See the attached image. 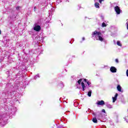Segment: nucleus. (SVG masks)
<instances>
[{
  "mask_svg": "<svg viewBox=\"0 0 128 128\" xmlns=\"http://www.w3.org/2000/svg\"><path fill=\"white\" fill-rule=\"evenodd\" d=\"M116 44L118 46H122V44H120V41H118Z\"/></svg>",
  "mask_w": 128,
  "mask_h": 128,
  "instance_id": "9d476101",
  "label": "nucleus"
},
{
  "mask_svg": "<svg viewBox=\"0 0 128 128\" xmlns=\"http://www.w3.org/2000/svg\"><path fill=\"white\" fill-rule=\"evenodd\" d=\"M94 6L96 8H100V3L96 2L94 4Z\"/></svg>",
  "mask_w": 128,
  "mask_h": 128,
  "instance_id": "0eeeda50",
  "label": "nucleus"
},
{
  "mask_svg": "<svg viewBox=\"0 0 128 128\" xmlns=\"http://www.w3.org/2000/svg\"><path fill=\"white\" fill-rule=\"evenodd\" d=\"M114 10L116 12L117 14H120V8L118 6H116L114 7Z\"/></svg>",
  "mask_w": 128,
  "mask_h": 128,
  "instance_id": "f03ea898",
  "label": "nucleus"
},
{
  "mask_svg": "<svg viewBox=\"0 0 128 128\" xmlns=\"http://www.w3.org/2000/svg\"><path fill=\"white\" fill-rule=\"evenodd\" d=\"M88 96H92V91H89L88 92Z\"/></svg>",
  "mask_w": 128,
  "mask_h": 128,
  "instance_id": "9b49d317",
  "label": "nucleus"
},
{
  "mask_svg": "<svg viewBox=\"0 0 128 128\" xmlns=\"http://www.w3.org/2000/svg\"><path fill=\"white\" fill-rule=\"evenodd\" d=\"M96 104H98V106H104L105 104L104 101V100L98 101Z\"/></svg>",
  "mask_w": 128,
  "mask_h": 128,
  "instance_id": "20e7f679",
  "label": "nucleus"
},
{
  "mask_svg": "<svg viewBox=\"0 0 128 128\" xmlns=\"http://www.w3.org/2000/svg\"><path fill=\"white\" fill-rule=\"evenodd\" d=\"M126 74L127 76H128V70H127L126 72Z\"/></svg>",
  "mask_w": 128,
  "mask_h": 128,
  "instance_id": "412c9836",
  "label": "nucleus"
},
{
  "mask_svg": "<svg viewBox=\"0 0 128 128\" xmlns=\"http://www.w3.org/2000/svg\"><path fill=\"white\" fill-rule=\"evenodd\" d=\"M94 116H96V114L93 113Z\"/></svg>",
  "mask_w": 128,
  "mask_h": 128,
  "instance_id": "a878e982",
  "label": "nucleus"
},
{
  "mask_svg": "<svg viewBox=\"0 0 128 128\" xmlns=\"http://www.w3.org/2000/svg\"><path fill=\"white\" fill-rule=\"evenodd\" d=\"M87 84L88 85V86H90V82H86Z\"/></svg>",
  "mask_w": 128,
  "mask_h": 128,
  "instance_id": "a211bd4d",
  "label": "nucleus"
},
{
  "mask_svg": "<svg viewBox=\"0 0 128 128\" xmlns=\"http://www.w3.org/2000/svg\"><path fill=\"white\" fill-rule=\"evenodd\" d=\"M102 28H104V27L106 26V23L102 22Z\"/></svg>",
  "mask_w": 128,
  "mask_h": 128,
  "instance_id": "f8f14e48",
  "label": "nucleus"
},
{
  "mask_svg": "<svg viewBox=\"0 0 128 128\" xmlns=\"http://www.w3.org/2000/svg\"><path fill=\"white\" fill-rule=\"evenodd\" d=\"M16 10H20V6H17V7L16 8Z\"/></svg>",
  "mask_w": 128,
  "mask_h": 128,
  "instance_id": "6ab92c4d",
  "label": "nucleus"
},
{
  "mask_svg": "<svg viewBox=\"0 0 128 128\" xmlns=\"http://www.w3.org/2000/svg\"><path fill=\"white\" fill-rule=\"evenodd\" d=\"M81 84L82 88V90L83 92H84V88H86V85H84V82H82Z\"/></svg>",
  "mask_w": 128,
  "mask_h": 128,
  "instance_id": "423d86ee",
  "label": "nucleus"
},
{
  "mask_svg": "<svg viewBox=\"0 0 128 128\" xmlns=\"http://www.w3.org/2000/svg\"><path fill=\"white\" fill-rule=\"evenodd\" d=\"M82 79L80 78V80L78 81V84H80V82H82Z\"/></svg>",
  "mask_w": 128,
  "mask_h": 128,
  "instance_id": "ddd939ff",
  "label": "nucleus"
},
{
  "mask_svg": "<svg viewBox=\"0 0 128 128\" xmlns=\"http://www.w3.org/2000/svg\"><path fill=\"white\" fill-rule=\"evenodd\" d=\"M102 112H104V114H106V110L104 109H102Z\"/></svg>",
  "mask_w": 128,
  "mask_h": 128,
  "instance_id": "dca6fc26",
  "label": "nucleus"
},
{
  "mask_svg": "<svg viewBox=\"0 0 128 128\" xmlns=\"http://www.w3.org/2000/svg\"><path fill=\"white\" fill-rule=\"evenodd\" d=\"M102 2H104V0H99V2L102 4Z\"/></svg>",
  "mask_w": 128,
  "mask_h": 128,
  "instance_id": "aec40b11",
  "label": "nucleus"
},
{
  "mask_svg": "<svg viewBox=\"0 0 128 128\" xmlns=\"http://www.w3.org/2000/svg\"><path fill=\"white\" fill-rule=\"evenodd\" d=\"M92 36H95L96 38H98V40L100 42L104 41V38H102V34L100 32L95 30L92 33Z\"/></svg>",
  "mask_w": 128,
  "mask_h": 128,
  "instance_id": "f257e3e1",
  "label": "nucleus"
},
{
  "mask_svg": "<svg viewBox=\"0 0 128 128\" xmlns=\"http://www.w3.org/2000/svg\"><path fill=\"white\" fill-rule=\"evenodd\" d=\"M113 102H115L116 100V97H112Z\"/></svg>",
  "mask_w": 128,
  "mask_h": 128,
  "instance_id": "4468645a",
  "label": "nucleus"
},
{
  "mask_svg": "<svg viewBox=\"0 0 128 128\" xmlns=\"http://www.w3.org/2000/svg\"><path fill=\"white\" fill-rule=\"evenodd\" d=\"M34 30H36V32H40L42 30V28L40 25H38L36 26H35L34 28Z\"/></svg>",
  "mask_w": 128,
  "mask_h": 128,
  "instance_id": "7ed1b4c3",
  "label": "nucleus"
},
{
  "mask_svg": "<svg viewBox=\"0 0 128 128\" xmlns=\"http://www.w3.org/2000/svg\"><path fill=\"white\" fill-rule=\"evenodd\" d=\"M84 82H88V81H87L86 78L84 79Z\"/></svg>",
  "mask_w": 128,
  "mask_h": 128,
  "instance_id": "4be33fe9",
  "label": "nucleus"
},
{
  "mask_svg": "<svg viewBox=\"0 0 128 128\" xmlns=\"http://www.w3.org/2000/svg\"><path fill=\"white\" fill-rule=\"evenodd\" d=\"M92 122L94 124H98V120L96 118H92Z\"/></svg>",
  "mask_w": 128,
  "mask_h": 128,
  "instance_id": "6e6552de",
  "label": "nucleus"
},
{
  "mask_svg": "<svg viewBox=\"0 0 128 128\" xmlns=\"http://www.w3.org/2000/svg\"><path fill=\"white\" fill-rule=\"evenodd\" d=\"M115 62L117 63L118 64V59H116Z\"/></svg>",
  "mask_w": 128,
  "mask_h": 128,
  "instance_id": "f3484780",
  "label": "nucleus"
},
{
  "mask_svg": "<svg viewBox=\"0 0 128 128\" xmlns=\"http://www.w3.org/2000/svg\"><path fill=\"white\" fill-rule=\"evenodd\" d=\"M82 40H85L84 37H83V38H82Z\"/></svg>",
  "mask_w": 128,
  "mask_h": 128,
  "instance_id": "5701e85b",
  "label": "nucleus"
},
{
  "mask_svg": "<svg viewBox=\"0 0 128 128\" xmlns=\"http://www.w3.org/2000/svg\"><path fill=\"white\" fill-rule=\"evenodd\" d=\"M117 90H118V92H122V87L120 86V85L118 86Z\"/></svg>",
  "mask_w": 128,
  "mask_h": 128,
  "instance_id": "1a4fd4ad",
  "label": "nucleus"
},
{
  "mask_svg": "<svg viewBox=\"0 0 128 128\" xmlns=\"http://www.w3.org/2000/svg\"><path fill=\"white\" fill-rule=\"evenodd\" d=\"M118 93L116 94L115 96H114V98H118Z\"/></svg>",
  "mask_w": 128,
  "mask_h": 128,
  "instance_id": "2eb2a0df",
  "label": "nucleus"
},
{
  "mask_svg": "<svg viewBox=\"0 0 128 128\" xmlns=\"http://www.w3.org/2000/svg\"><path fill=\"white\" fill-rule=\"evenodd\" d=\"M34 12H36V7L34 8Z\"/></svg>",
  "mask_w": 128,
  "mask_h": 128,
  "instance_id": "393cba45",
  "label": "nucleus"
},
{
  "mask_svg": "<svg viewBox=\"0 0 128 128\" xmlns=\"http://www.w3.org/2000/svg\"><path fill=\"white\" fill-rule=\"evenodd\" d=\"M0 34H2V30H0Z\"/></svg>",
  "mask_w": 128,
  "mask_h": 128,
  "instance_id": "b1692460",
  "label": "nucleus"
},
{
  "mask_svg": "<svg viewBox=\"0 0 128 128\" xmlns=\"http://www.w3.org/2000/svg\"><path fill=\"white\" fill-rule=\"evenodd\" d=\"M110 70L111 72H113V73L116 72V67H114V66H112L110 68Z\"/></svg>",
  "mask_w": 128,
  "mask_h": 128,
  "instance_id": "39448f33",
  "label": "nucleus"
}]
</instances>
